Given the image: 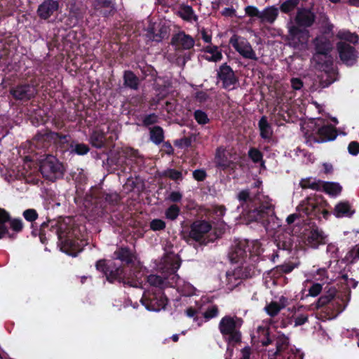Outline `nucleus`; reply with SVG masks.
Listing matches in <instances>:
<instances>
[{
    "mask_svg": "<svg viewBox=\"0 0 359 359\" xmlns=\"http://www.w3.org/2000/svg\"><path fill=\"white\" fill-rule=\"evenodd\" d=\"M238 199L241 203L242 205L245 203H253L255 205H259V207L250 210L246 214V218L250 222H257L262 224V226L269 231L273 229V224L276 220V217L274 213V207L271 202L268 198L261 201L259 196L252 198L248 190H242L238 194Z\"/></svg>",
    "mask_w": 359,
    "mask_h": 359,
    "instance_id": "f257e3e1",
    "label": "nucleus"
},
{
    "mask_svg": "<svg viewBox=\"0 0 359 359\" xmlns=\"http://www.w3.org/2000/svg\"><path fill=\"white\" fill-rule=\"evenodd\" d=\"M243 323V320L236 316H226L221 319L219 330L229 343H238L241 339L240 328Z\"/></svg>",
    "mask_w": 359,
    "mask_h": 359,
    "instance_id": "f03ea898",
    "label": "nucleus"
},
{
    "mask_svg": "<svg viewBox=\"0 0 359 359\" xmlns=\"http://www.w3.org/2000/svg\"><path fill=\"white\" fill-rule=\"evenodd\" d=\"M315 125L318 127L316 133L307 135H305V142L309 146H312L313 143H323L328 141H332L337 137V133L334 127L329 124H323L322 120L318 118Z\"/></svg>",
    "mask_w": 359,
    "mask_h": 359,
    "instance_id": "7ed1b4c3",
    "label": "nucleus"
},
{
    "mask_svg": "<svg viewBox=\"0 0 359 359\" xmlns=\"http://www.w3.org/2000/svg\"><path fill=\"white\" fill-rule=\"evenodd\" d=\"M39 170L45 179L51 182L63 175L62 163L53 155H47L40 161Z\"/></svg>",
    "mask_w": 359,
    "mask_h": 359,
    "instance_id": "20e7f679",
    "label": "nucleus"
},
{
    "mask_svg": "<svg viewBox=\"0 0 359 359\" xmlns=\"http://www.w3.org/2000/svg\"><path fill=\"white\" fill-rule=\"evenodd\" d=\"M74 231L65 233L62 231L61 228L57 231L58 245L60 246L61 250L72 257H76L79 252H81L83 246L85 245L81 240L74 239Z\"/></svg>",
    "mask_w": 359,
    "mask_h": 359,
    "instance_id": "39448f33",
    "label": "nucleus"
},
{
    "mask_svg": "<svg viewBox=\"0 0 359 359\" xmlns=\"http://www.w3.org/2000/svg\"><path fill=\"white\" fill-rule=\"evenodd\" d=\"M316 53L313 56V61L318 65H323L321 62V57L325 58L324 62L326 66L332 63L331 56L329 55L332 49V44L331 41L325 36L320 35L316 37L313 40Z\"/></svg>",
    "mask_w": 359,
    "mask_h": 359,
    "instance_id": "423d86ee",
    "label": "nucleus"
},
{
    "mask_svg": "<svg viewBox=\"0 0 359 359\" xmlns=\"http://www.w3.org/2000/svg\"><path fill=\"white\" fill-rule=\"evenodd\" d=\"M232 47L245 59L257 61L258 57L250 43L244 37L233 34L229 40Z\"/></svg>",
    "mask_w": 359,
    "mask_h": 359,
    "instance_id": "0eeeda50",
    "label": "nucleus"
},
{
    "mask_svg": "<svg viewBox=\"0 0 359 359\" xmlns=\"http://www.w3.org/2000/svg\"><path fill=\"white\" fill-rule=\"evenodd\" d=\"M310 33L306 29L300 28L295 25H291L289 27V44L294 48L299 50L306 49Z\"/></svg>",
    "mask_w": 359,
    "mask_h": 359,
    "instance_id": "6e6552de",
    "label": "nucleus"
},
{
    "mask_svg": "<svg viewBox=\"0 0 359 359\" xmlns=\"http://www.w3.org/2000/svg\"><path fill=\"white\" fill-rule=\"evenodd\" d=\"M180 265L181 262L177 255L168 254L162 258L158 266V269L161 274L167 275L174 281L176 280L175 278L179 279V276L176 272Z\"/></svg>",
    "mask_w": 359,
    "mask_h": 359,
    "instance_id": "1a4fd4ad",
    "label": "nucleus"
},
{
    "mask_svg": "<svg viewBox=\"0 0 359 359\" xmlns=\"http://www.w3.org/2000/svg\"><path fill=\"white\" fill-rule=\"evenodd\" d=\"M212 226L208 222L204 220L196 221L194 222L191 226V231L189 236L191 238L196 241L200 242L203 244H208L210 241H213L215 238H207L208 233L211 230Z\"/></svg>",
    "mask_w": 359,
    "mask_h": 359,
    "instance_id": "9d476101",
    "label": "nucleus"
},
{
    "mask_svg": "<svg viewBox=\"0 0 359 359\" xmlns=\"http://www.w3.org/2000/svg\"><path fill=\"white\" fill-rule=\"evenodd\" d=\"M107 280L110 283L118 281L123 283V285H127L130 287H138L139 283L133 279L130 280L129 277L123 275V269L120 266H116L115 264H110L109 271L106 272Z\"/></svg>",
    "mask_w": 359,
    "mask_h": 359,
    "instance_id": "9b49d317",
    "label": "nucleus"
},
{
    "mask_svg": "<svg viewBox=\"0 0 359 359\" xmlns=\"http://www.w3.org/2000/svg\"><path fill=\"white\" fill-rule=\"evenodd\" d=\"M337 50L342 62L347 66H353L355 64L358 52L351 45L345 42H338Z\"/></svg>",
    "mask_w": 359,
    "mask_h": 359,
    "instance_id": "f8f14e48",
    "label": "nucleus"
},
{
    "mask_svg": "<svg viewBox=\"0 0 359 359\" xmlns=\"http://www.w3.org/2000/svg\"><path fill=\"white\" fill-rule=\"evenodd\" d=\"M316 20V15L311 8H298L294 18V25L300 28L311 27Z\"/></svg>",
    "mask_w": 359,
    "mask_h": 359,
    "instance_id": "ddd939ff",
    "label": "nucleus"
},
{
    "mask_svg": "<svg viewBox=\"0 0 359 359\" xmlns=\"http://www.w3.org/2000/svg\"><path fill=\"white\" fill-rule=\"evenodd\" d=\"M217 76L219 79L222 82L224 88L232 90L235 88L237 79L232 69L226 65V64H224L219 67L217 72Z\"/></svg>",
    "mask_w": 359,
    "mask_h": 359,
    "instance_id": "4468645a",
    "label": "nucleus"
},
{
    "mask_svg": "<svg viewBox=\"0 0 359 359\" xmlns=\"http://www.w3.org/2000/svg\"><path fill=\"white\" fill-rule=\"evenodd\" d=\"M275 341V348L268 351L269 357L274 359L278 355L284 356L290 346L289 337L283 334L278 333L273 339Z\"/></svg>",
    "mask_w": 359,
    "mask_h": 359,
    "instance_id": "2eb2a0df",
    "label": "nucleus"
},
{
    "mask_svg": "<svg viewBox=\"0 0 359 359\" xmlns=\"http://www.w3.org/2000/svg\"><path fill=\"white\" fill-rule=\"evenodd\" d=\"M252 339L254 342L261 343L264 346L271 344L272 341L269 337V323L263 321L261 325H258L256 330L252 334Z\"/></svg>",
    "mask_w": 359,
    "mask_h": 359,
    "instance_id": "dca6fc26",
    "label": "nucleus"
},
{
    "mask_svg": "<svg viewBox=\"0 0 359 359\" xmlns=\"http://www.w3.org/2000/svg\"><path fill=\"white\" fill-rule=\"evenodd\" d=\"M171 43L177 50H189L194 47L195 41L190 35L180 32L172 36Z\"/></svg>",
    "mask_w": 359,
    "mask_h": 359,
    "instance_id": "f3484780",
    "label": "nucleus"
},
{
    "mask_svg": "<svg viewBox=\"0 0 359 359\" xmlns=\"http://www.w3.org/2000/svg\"><path fill=\"white\" fill-rule=\"evenodd\" d=\"M37 91L34 86L25 84L11 89V94L19 100H28L34 97Z\"/></svg>",
    "mask_w": 359,
    "mask_h": 359,
    "instance_id": "a211bd4d",
    "label": "nucleus"
},
{
    "mask_svg": "<svg viewBox=\"0 0 359 359\" xmlns=\"http://www.w3.org/2000/svg\"><path fill=\"white\" fill-rule=\"evenodd\" d=\"M326 235L318 227H313L308 233L306 244L312 248H317L320 245L325 243Z\"/></svg>",
    "mask_w": 359,
    "mask_h": 359,
    "instance_id": "6ab92c4d",
    "label": "nucleus"
},
{
    "mask_svg": "<svg viewBox=\"0 0 359 359\" xmlns=\"http://www.w3.org/2000/svg\"><path fill=\"white\" fill-rule=\"evenodd\" d=\"M248 252H250L248 242L240 241L232 248L229 257L232 262L237 263L244 259L248 256Z\"/></svg>",
    "mask_w": 359,
    "mask_h": 359,
    "instance_id": "aec40b11",
    "label": "nucleus"
},
{
    "mask_svg": "<svg viewBox=\"0 0 359 359\" xmlns=\"http://www.w3.org/2000/svg\"><path fill=\"white\" fill-rule=\"evenodd\" d=\"M59 1L57 0H45L37 9L39 17L43 20L48 19L59 9Z\"/></svg>",
    "mask_w": 359,
    "mask_h": 359,
    "instance_id": "412c9836",
    "label": "nucleus"
},
{
    "mask_svg": "<svg viewBox=\"0 0 359 359\" xmlns=\"http://www.w3.org/2000/svg\"><path fill=\"white\" fill-rule=\"evenodd\" d=\"M215 163L218 168L223 170L233 168L231 167L233 161L231 160V154L223 147L217 148L215 156Z\"/></svg>",
    "mask_w": 359,
    "mask_h": 359,
    "instance_id": "4be33fe9",
    "label": "nucleus"
},
{
    "mask_svg": "<svg viewBox=\"0 0 359 359\" xmlns=\"http://www.w3.org/2000/svg\"><path fill=\"white\" fill-rule=\"evenodd\" d=\"M141 302L147 310L155 312L160 311L161 309H165L167 304V299L163 297H160L159 298H147L145 295H143Z\"/></svg>",
    "mask_w": 359,
    "mask_h": 359,
    "instance_id": "5701e85b",
    "label": "nucleus"
},
{
    "mask_svg": "<svg viewBox=\"0 0 359 359\" xmlns=\"http://www.w3.org/2000/svg\"><path fill=\"white\" fill-rule=\"evenodd\" d=\"M147 282L152 286L163 289L167 287H174L176 280L173 281L165 274H162V276L151 274L147 277Z\"/></svg>",
    "mask_w": 359,
    "mask_h": 359,
    "instance_id": "b1692460",
    "label": "nucleus"
},
{
    "mask_svg": "<svg viewBox=\"0 0 359 359\" xmlns=\"http://www.w3.org/2000/svg\"><path fill=\"white\" fill-rule=\"evenodd\" d=\"M334 213L337 217H350L355 213V210L348 202L342 201L336 205Z\"/></svg>",
    "mask_w": 359,
    "mask_h": 359,
    "instance_id": "393cba45",
    "label": "nucleus"
},
{
    "mask_svg": "<svg viewBox=\"0 0 359 359\" xmlns=\"http://www.w3.org/2000/svg\"><path fill=\"white\" fill-rule=\"evenodd\" d=\"M278 15V9L274 6H268L261 11L260 22L272 24Z\"/></svg>",
    "mask_w": 359,
    "mask_h": 359,
    "instance_id": "a878e982",
    "label": "nucleus"
},
{
    "mask_svg": "<svg viewBox=\"0 0 359 359\" xmlns=\"http://www.w3.org/2000/svg\"><path fill=\"white\" fill-rule=\"evenodd\" d=\"M204 57L210 62H218L222 58V54L219 48L216 46L208 45L204 49Z\"/></svg>",
    "mask_w": 359,
    "mask_h": 359,
    "instance_id": "bb28decb",
    "label": "nucleus"
},
{
    "mask_svg": "<svg viewBox=\"0 0 359 359\" xmlns=\"http://www.w3.org/2000/svg\"><path fill=\"white\" fill-rule=\"evenodd\" d=\"M177 14L181 18L187 22H197L198 20V16L195 14L192 7L188 5H181Z\"/></svg>",
    "mask_w": 359,
    "mask_h": 359,
    "instance_id": "cd10ccee",
    "label": "nucleus"
},
{
    "mask_svg": "<svg viewBox=\"0 0 359 359\" xmlns=\"http://www.w3.org/2000/svg\"><path fill=\"white\" fill-rule=\"evenodd\" d=\"M258 126L262 138L269 141L273 135V130L266 116L261 117Z\"/></svg>",
    "mask_w": 359,
    "mask_h": 359,
    "instance_id": "c85d7f7f",
    "label": "nucleus"
},
{
    "mask_svg": "<svg viewBox=\"0 0 359 359\" xmlns=\"http://www.w3.org/2000/svg\"><path fill=\"white\" fill-rule=\"evenodd\" d=\"M287 305V299L284 297H282L280 299V302H272L269 304H268L264 310L271 317L276 316L280 311L285 308Z\"/></svg>",
    "mask_w": 359,
    "mask_h": 359,
    "instance_id": "c756f323",
    "label": "nucleus"
},
{
    "mask_svg": "<svg viewBox=\"0 0 359 359\" xmlns=\"http://www.w3.org/2000/svg\"><path fill=\"white\" fill-rule=\"evenodd\" d=\"M176 282L174 283V287H177V290L184 296H191L196 294V288L189 283L184 280L175 278Z\"/></svg>",
    "mask_w": 359,
    "mask_h": 359,
    "instance_id": "7c9ffc66",
    "label": "nucleus"
},
{
    "mask_svg": "<svg viewBox=\"0 0 359 359\" xmlns=\"http://www.w3.org/2000/svg\"><path fill=\"white\" fill-rule=\"evenodd\" d=\"M318 22L323 34H329L332 33L334 26L330 22L329 17L325 13H320L319 14Z\"/></svg>",
    "mask_w": 359,
    "mask_h": 359,
    "instance_id": "2f4dec72",
    "label": "nucleus"
},
{
    "mask_svg": "<svg viewBox=\"0 0 359 359\" xmlns=\"http://www.w3.org/2000/svg\"><path fill=\"white\" fill-rule=\"evenodd\" d=\"M114 258L130 264L135 259V255L127 248H121L114 252Z\"/></svg>",
    "mask_w": 359,
    "mask_h": 359,
    "instance_id": "473e14b6",
    "label": "nucleus"
},
{
    "mask_svg": "<svg viewBox=\"0 0 359 359\" xmlns=\"http://www.w3.org/2000/svg\"><path fill=\"white\" fill-rule=\"evenodd\" d=\"M150 140L155 144H160L164 140L163 130L160 126H154L149 128Z\"/></svg>",
    "mask_w": 359,
    "mask_h": 359,
    "instance_id": "72a5a7b5",
    "label": "nucleus"
},
{
    "mask_svg": "<svg viewBox=\"0 0 359 359\" xmlns=\"http://www.w3.org/2000/svg\"><path fill=\"white\" fill-rule=\"evenodd\" d=\"M239 274V271L236 270L226 273V285L228 289L233 290L241 283Z\"/></svg>",
    "mask_w": 359,
    "mask_h": 359,
    "instance_id": "f704fd0d",
    "label": "nucleus"
},
{
    "mask_svg": "<svg viewBox=\"0 0 359 359\" xmlns=\"http://www.w3.org/2000/svg\"><path fill=\"white\" fill-rule=\"evenodd\" d=\"M337 37L339 39L347 41L353 44L358 43V36L355 33H351L348 30L341 29L337 34Z\"/></svg>",
    "mask_w": 359,
    "mask_h": 359,
    "instance_id": "c9c22d12",
    "label": "nucleus"
},
{
    "mask_svg": "<svg viewBox=\"0 0 359 359\" xmlns=\"http://www.w3.org/2000/svg\"><path fill=\"white\" fill-rule=\"evenodd\" d=\"M124 83L126 86L136 90L138 88V79L130 71H126L124 73Z\"/></svg>",
    "mask_w": 359,
    "mask_h": 359,
    "instance_id": "e433bc0d",
    "label": "nucleus"
},
{
    "mask_svg": "<svg viewBox=\"0 0 359 359\" xmlns=\"http://www.w3.org/2000/svg\"><path fill=\"white\" fill-rule=\"evenodd\" d=\"M323 189L326 193L332 196H337L341 191V186L337 182H324Z\"/></svg>",
    "mask_w": 359,
    "mask_h": 359,
    "instance_id": "4c0bfd02",
    "label": "nucleus"
},
{
    "mask_svg": "<svg viewBox=\"0 0 359 359\" xmlns=\"http://www.w3.org/2000/svg\"><path fill=\"white\" fill-rule=\"evenodd\" d=\"M316 202V199L309 198L306 201H303L299 207V209L305 215L312 217Z\"/></svg>",
    "mask_w": 359,
    "mask_h": 359,
    "instance_id": "58836bf2",
    "label": "nucleus"
},
{
    "mask_svg": "<svg viewBox=\"0 0 359 359\" xmlns=\"http://www.w3.org/2000/svg\"><path fill=\"white\" fill-rule=\"evenodd\" d=\"M104 133L98 130L94 131L90 136V142L96 148H102L104 144Z\"/></svg>",
    "mask_w": 359,
    "mask_h": 359,
    "instance_id": "ea45409f",
    "label": "nucleus"
},
{
    "mask_svg": "<svg viewBox=\"0 0 359 359\" xmlns=\"http://www.w3.org/2000/svg\"><path fill=\"white\" fill-rule=\"evenodd\" d=\"M299 1L300 0H287L280 5V9L284 13H289L296 8Z\"/></svg>",
    "mask_w": 359,
    "mask_h": 359,
    "instance_id": "a19ab883",
    "label": "nucleus"
},
{
    "mask_svg": "<svg viewBox=\"0 0 359 359\" xmlns=\"http://www.w3.org/2000/svg\"><path fill=\"white\" fill-rule=\"evenodd\" d=\"M328 212L325 210L320 201H316L312 217L320 219L322 217L325 218Z\"/></svg>",
    "mask_w": 359,
    "mask_h": 359,
    "instance_id": "79ce46f5",
    "label": "nucleus"
},
{
    "mask_svg": "<svg viewBox=\"0 0 359 359\" xmlns=\"http://www.w3.org/2000/svg\"><path fill=\"white\" fill-rule=\"evenodd\" d=\"M8 214L4 209L0 208V238L4 237L8 233L5 223L8 220Z\"/></svg>",
    "mask_w": 359,
    "mask_h": 359,
    "instance_id": "37998d69",
    "label": "nucleus"
},
{
    "mask_svg": "<svg viewBox=\"0 0 359 359\" xmlns=\"http://www.w3.org/2000/svg\"><path fill=\"white\" fill-rule=\"evenodd\" d=\"M339 302V300H334V302L330 303L327 306V309L333 310V312L331 314V316L330 317V318H336L339 313H341L344 310V306H343Z\"/></svg>",
    "mask_w": 359,
    "mask_h": 359,
    "instance_id": "c03bdc74",
    "label": "nucleus"
},
{
    "mask_svg": "<svg viewBox=\"0 0 359 359\" xmlns=\"http://www.w3.org/2000/svg\"><path fill=\"white\" fill-rule=\"evenodd\" d=\"M180 212V209L177 205H170L165 212L166 219L170 220H175Z\"/></svg>",
    "mask_w": 359,
    "mask_h": 359,
    "instance_id": "a18cd8bd",
    "label": "nucleus"
},
{
    "mask_svg": "<svg viewBox=\"0 0 359 359\" xmlns=\"http://www.w3.org/2000/svg\"><path fill=\"white\" fill-rule=\"evenodd\" d=\"M248 156L254 163L262 162V165L264 166V162L262 161V154L257 149H250L248 151Z\"/></svg>",
    "mask_w": 359,
    "mask_h": 359,
    "instance_id": "49530a36",
    "label": "nucleus"
},
{
    "mask_svg": "<svg viewBox=\"0 0 359 359\" xmlns=\"http://www.w3.org/2000/svg\"><path fill=\"white\" fill-rule=\"evenodd\" d=\"M308 320V315L303 313H295L292 318V321L294 323V326H299L304 324Z\"/></svg>",
    "mask_w": 359,
    "mask_h": 359,
    "instance_id": "de8ad7c7",
    "label": "nucleus"
},
{
    "mask_svg": "<svg viewBox=\"0 0 359 359\" xmlns=\"http://www.w3.org/2000/svg\"><path fill=\"white\" fill-rule=\"evenodd\" d=\"M194 118L199 124H205L209 121V118L205 112L202 110H196Z\"/></svg>",
    "mask_w": 359,
    "mask_h": 359,
    "instance_id": "09e8293b",
    "label": "nucleus"
},
{
    "mask_svg": "<svg viewBox=\"0 0 359 359\" xmlns=\"http://www.w3.org/2000/svg\"><path fill=\"white\" fill-rule=\"evenodd\" d=\"M300 185L303 189H317L318 188V183L315 180H312L311 178L302 180Z\"/></svg>",
    "mask_w": 359,
    "mask_h": 359,
    "instance_id": "8fccbe9b",
    "label": "nucleus"
},
{
    "mask_svg": "<svg viewBox=\"0 0 359 359\" xmlns=\"http://www.w3.org/2000/svg\"><path fill=\"white\" fill-rule=\"evenodd\" d=\"M245 14L250 17H256L260 20L261 11L254 6H248L245 8Z\"/></svg>",
    "mask_w": 359,
    "mask_h": 359,
    "instance_id": "3c124183",
    "label": "nucleus"
},
{
    "mask_svg": "<svg viewBox=\"0 0 359 359\" xmlns=\"http://www.w3.org/2000/svg\"><path fill=\"white\" fill-rule=\"evenodd\" d=\"M150 228L153 231H160L165 228V223L160 219H154L150 222Z\"/></svg>",
    "mask_w": 359,
    "mask_h": 359,
    "instance_id": "603ef678",
    "label": "nucleus"
},
{
    "mask_svg": "<svg viewBox=\"0 0 359 359\" xmlns=\"http://www.w3.org/2000/svg\"><path fill=\"white\" fill-rule=\"evenodd\" d=\"M24 218L30 222H33L38 218V214L34 209H27L23 212Z\"/></svg>",
    "mask_w": 359,
    "mask_h": 359,
    "instance_id": "864d4df0",
    "label": "nucleus"
},
{
    "mask_svg": "<svg viewBox=\"0 0 359 359\" xmlns=\"http://www.w3.org/2000/svg\"><path fill=\"white\" fill-rule=\"evenodd\" d=\"M158 116L157 114L152 113L145 116L142 120L143 125L149 126L158 122Z\"/></svg>",
    "mask_w": 359,
    "mask_h": 359,
    "instance_id": "5fc2aeb1",
    "label": "nucleus"
},
{
    "mask_svg": "<svg viewBox=\"0 0 359 359\" xmlns=\"http://www.w3.org/2000/svg\"><path fill=\"white\" fill-rule=\"evenodd\" d=\"M88 151L89 148L85 144H76L75 146L72 147V151L79 155L86 154Z\"/></svg>",
    "mask_w": 359,
    "mask_h": 359,
    "instance_id": "6e6d98bb",
    "label": "nucleus"
},
{
    "mask_svg": "<svg viewBox=\"0 0 359 359\" xmlns=\"http://www.w3.org/2000/svg\"><path fill=\"white\" fill-rule=\"evenodd\" d=\"M219 311L216 306H212L207 309V311L203 313L204 318L206 320H208L211 318L216 317L218 315Z\"/></svg>",
    "mask_w": 359,
    "mask_h": 359,
    "instance_id": "4d7b16f0",
    "label": "nucleus"
},
{
    "mask_svg": "<svg viewBox=\"0 0 359 359\" xmlns=\"http://www.w3.org/2000/svg\"><path fill=\"white\" fill-rule=\"evenodd\" d=\"M165 175L173 180H178L182 178V172L174 169L168 170L165 172Z\"/></svg>",
    "mask_w": 359,
    "mask_h": 359,
    "instance_id": "13d9d810",
    "label": "nucleus"
},
{
    "mask_svg": "<svg viewBox=\"0 0 359 359\" xmlns=\"http://www.w3.org/2000/svg\"><path fill=\"white\" fill-rule=\"evenodd\" d=\"M11 229L15 232H20L23 227L21 219H14L10 222Z\"/></svg>",
    "mask_w": 359,
    "mask_h": 359,
    "instance_id": "bf43d9fd",
    "label": "nucleus"
},
{
    "mask_svg": "<svg viewBox=\"0 0 359 359\" xmlns=\"http://www.w3.org/2000/svg\"><path fill=\"white\" fill-rule=\"evenodd\" d=\"M111 4V0H95L94 2V7L95 9L99 10L102 8L110 7Z\"/></svg>",
    "mask_w": 359,
    "mask_h": 359,
    "instance_id": "052dcab7",
    "label": "nucleus"
},
{
    "mask_svg": "<svg viewBox=\"0 0 359 359\" xmlns=\"http://www.w3.org/2000/svg\"><path fill=\"white\" fill-rule=\"evenodd\" d=\"M95 266H96L97 270L102 271L105 276H106V272L109 271V265H107L106 264L105 260H103V259L98 260L96 262Z\"/></svg>",
    "mask_w": 359,
    "mask_h": 359,
    "instance_id": "680f3d73",
    "label": "nucleus"
},
{
    "mask_svg": "<svg viewBox=\"0 0 359 359\" xmlns=\"http://www.w3.org/2000/svg\"><path fill=\"white\" fill-rule=\"evenodd\" d=\"M322 290V285L319 283H314L309 290V295L312 297L318 296Z\"/></svg>",
    "mask_w": 359,
    "mask_h": 359,
    "instance_id": "e2e57ef3",
    "label": "nucleus"
},
{
    "mask_svg": "<svg viewBox=\"0 0 359 359\" xmlns=\"http://www.w3.org/2000/svg\"><path fill=\"white\" fill-rule=\"evenodd\" d=\"M331 299L332 297L330 295L321 296L317 301L316 307L317 309H319L325 306V304L330 303Z\"/></svg>",
    "mask_w": 359,
    "mask_h": 359,
    "instance_id": "0e129e2a",
    "label": "nucleus"
},
{
    "mask_svg": "<svg viewBox=\"0 0 359 359\" xmlns=\"http://www.w3.org/2000/svg\"><path fill=\"white\" fill-rule=\"evenodd\" d=\"M350 154L356 156L359 154V143L357 142H351L348 147Z\"/></svg>",
    "mask_w": 359,
    "mask_h": 359,
    "instance_id": "69168bd1",
    "label": "nucleus"
},
{
    "mask_svg": "<svg viewBox=\"0 0 359 359\" xmlns=\"http://www.w3.org/2000/svg\"><path fill=\"white\" fill-rule=\"evenodd\" d=\"M290 83L292 89L294 90H299L303 87V82L299 78H292Z\"/></svg>",
    "mask_w": 359,
    "mask_h": 359,
    "instance_id": "338daca9",
    "label": "nucleus"
},
{
    "mask_svg": "<svg viewBox=\"0 0 359 359\" xmlns=\"http://www.w3.org/2000/svg\"><path fill=\"white\" fill-rule=\"evenodd\" d=\"M193 177L197 181H203L206 177V172L203 170H196L193 172Z\"/></svg>",
    "mask_w": 359,
    "mask_h": 359,
    "instance_id": "774afa93",
    "label": "nucleus"
}]
</instances>
